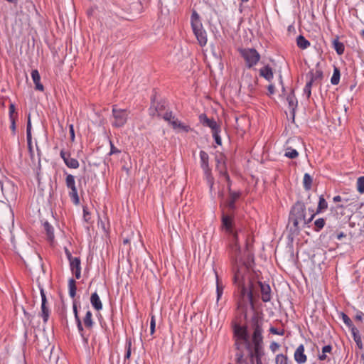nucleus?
Masks as SVG:
<instances>
[{
    "instance_id": "f257e3e1",
    "label": "nucleus",
    "mask_w": 364,
    "mask_h": 364,
    "mask_svg": "<svg viewBox=\"0 0 364 364\" xmlns=\"http://www.w3.org/2000/svg\"><path fill=\"white\" fill-rule=\"evenodd\" d=\"M233 272L234 283L237 285L240 291L238 310L244 318H255L251 315L254 311V298L260 295L264 302L269 301L272 299L271 287L265 282L252 280L250 271L244 264L234 266Z\"/></svg>"
},
{
    "instance_id": "f03ea898",
    "label": "nucleus",
    "mask_w": 364,
    "mask_h": 364,
    "mask_svg": "<svg viewBox=\"0 0 364 364\" xmlns=\"http://www.w3.org/2000/svg\"><path fill=\"white\" fill-rule=\"evenodd\" d=\"M233 338L235 346L237 350L245 348L248 350L251 358H258L263 346L262 329L257 323H254L251 327L252 330L250 338V328L247 322L241 320L232 322Z\"/></svg>"
},
{
    "instance_id": "7ed1b4c3",
    "label": "nucleus",
    "mask_w": 364,
    "mask_h": 364,
    "mask_svg": "<svg viewBox=\"0 0 364 364\" xmlns=\"http://www.w3.org/2000/svg\"><path fill=\"white\" fill-rule=\"evenodd\" d=\"M191 26L199 44L201 46L206 45V32L203 29L199 16L196 11H193L191 15Z\"/></svg>"
},
{
    "instance_id": "20e7f679",
    "label": "nucleus",
    "mask_w": 364,
    "mask_h": 364,
    "mask_svg": "<svg viewBox=\"0 0 364 364\" xmlns=\"http://www.w3.org/2000/svg\"><path fill=\"white\" fill-rule=\"evenodd\" d=\"M306 206L301 201L296 202L292 207L290 213L289 220L293 223L295 228H298L299 223L304 220Z\"/></svg>"
},
{
    "instance_id": "39448f33",
    "label": "nucleus",
    "mask_w": 364,
    "mask_h": 364,
    "mask_svg": "<svg viewBox=\"0 0 364 364\" xmlns=\"http://www.w3.org/2000/svg\"><path fill=\"white\" fill-rule=\"evenodd\" d=\"M239 52L249 68L255 65L260 59L259 54L254 48H241Z\"/></svg>"
},
{
    "instance_id": "423d86ee",
    "label": "nucleus",
    "mask_w": 364,
    "mask_h": 364,
    "mask_svg": "<svg viewBox=\"0 0 364 364\" xmlns=\"http://www.w3.org/2000/svg\"><path fill=\"white\" fill-rule=\"evenodd\" d=\"M112 116L114 118L112 125L117 128H119L127 123L129 112L126 109H117L116 106H113Z\"/></svg>"
},
{
    "instance_id": "0eeeda50",
    "label": "nucleus",
    "mask_w": 364,
    "mask_h": 364,
    "mask_svg": "<svg viewBox=\"0 0 364 364\" xmlns=\"http://www.w3.org/2000/svg\"><path fill=\"white\" fill-rule=\"evenodd\" d=\"M222 223L223 226L225 228V230L232 235V240L234 242V246L235 247V251H240V247L237 245V232L235 231L232 228V219L230 216L223 213L222 216Z\"/></svg>"
},
{
    "instance_id": "6e6552de",
    "label": "nucleus",
    "mask_w": 364,
    "mask_h": 364,
    "mask_svg": "<svg viewBox=\"0 0 364 364\" xmlns=\"http://www.w3.org/2000/svg\"><path fill=\"white\" fill-rule=\"evenodd\" d=\"M65 184L68 188L70 189L69 196L75 204H78L80 202L79 196L77 194V188L75 186V177L71 174H68L65 178Z\"/></svg>"
},
{
    "instance_id": "1a4fd4ad",
    "label": "nucleus",
    "mask_w": 364,
    "mask_h": 364,
    "mask_svg": "<svg viewBox=\"0 0 364 364\" xmlns=\"http://www.w3.org/2000/svg\"><path fill=\"white\" fill-rule=\"evenodd\" d=\"M346 326L348 328L353 338L354 341L360 349L363 348L362 339L358 329L353 325V320H343Z\"/></svg>"
},
{
    "instance_id": "9d476101",
    "label": "nucleus",
    "mask_w": 364,
    "mask_h": 364,
    "mask_svg": "<svg viewBox=\"0 0 364 364\" xmlns=\"http://www.w3.org/2000/svg\"><path fill=\"white\" fill-rule=\"evenodd\" d=\"M60 155L68 167L70 168H77L79 167V162L77 159L71 158L70 153L61 150Z\"/></svg>"
},
{
    "instance_id": "9b49d317",
    "label": "nucleus",
    "mask_w": 364,
    "mask_h": 364,
    "mask_svg": "<svg viewBox=\"0 0 364 364\" xmlns=\"http://www.w3.org/2000/svg\"><path fill=\"white\" fill-rule=\"evenodd\" d=\"M304 352L305 348L303 344H300L295 350L294 358L298 364H304L307 361V356Z\"/></svg>"
},
{
    "instance_id": "f8f14e48",
    "label": "nucleus",
    "mask_w": 364,
    "mask_h": 364,
    "mask_svg": "<svg viewBox=\"0 0 364 364\" xmlns=\"http://www.w3.org/2000/svg\"><path fill=\"white\" fill-rule=\"evenodd\" d=\"M200 166L203 170L204 171V173L205 175L209 176L210 174V168L209 167V156L208 154L204 151H200Z\"/></svg>"
},
{
    "instance_id": "ddd939ff",
    "label": "nucleus",
    "mask_w": 364,
    "mask_h": 364,
    "mask_svg": "<svg viewBox=\"0 0 364 364\" xmlns=\"http://www.w3.org/2000/svg\"><path fill=\"white\" fill-rule=\"evenodd\" d=\"M199 118H200V122L203 125L210 127L211 129L212 132L220 129L217 122L213 119L208 118L205 114H200Z\"/></svg>"
},
{
    "instance_id": "4468645a",
    "label": "nucleus",
    "mask_w": 364,
    "mask_h": 364,
    "mask_svg": "<svg viewBox=\"0 0 364 364\" xmlns=\"http://www.w3.org/2000/svg\"><path fill=\"white\" fill-rule=\"evenodd\" d=\"M70 266L71 271L75 274L76 279L80 278L81 267L80 259L79 257H75L74 259L70 261Z\"/></svg>"
},
{
    "instance_id": "2eb2a0df",
    "label": "nucleus",
    "mask_w": 364,
    "mask_h": 364,
    "mask_svg": "<svg viewBox=\"0 0 364 364\" xmlns=\"http://www.w3.org/2000/svg\"><path fill=\"white\" fill-rule=\"evenodd\" d=\"M41 316L48 318L49 316V309L47 306V299L43 288L41 289Z\"/></svg>"
},
{
    "instance_id": "dca6fc26",
    "label": "nucleus",
    "mask_w": 364,
    "mask_h": 364,
    "mask_svg": "<svg viewBox=\"0 0 364 364\" xmlns=\"http://www.w3.org/2000/svg\"><path fill=\"white\" fill-rule=\"evenodd\" d=\"M229 189V198L226 203V206L230 210L235 209V202L239 198L240 193L239 192H232L230 190V186Z\"/></svg>"
},
{
    "instance_id": "f3484780",
    "label": "nucleus",
    "mask_w": 364,
    "mask_h": 364,
    "mask_svg": "<svg viewBox=\"0 0 364 364\" xmlns=\"http://www.w3.org/2000/svg\"><path fill=\"white\" fill-rule=\"evenodd\" d=\"M31 77L35 84V88L39 91H43V85L41 83V76L37 70H33L31 72Z\"/></svg>"
},
{
    "instance_id": "a211bd4d",
    "label": "nucleus",
    "mask_w": 364,
    "mask_h": 364,
    "mask_svg": "<svg viewBox=\"0 0 364 364\" xmlns=\"http://www.w3.org/2000/svg\"><path fill=\"white\" fill-rule=\"evenodd\" d=\"M259 75L267 81H271L274 76L272 69L269 65H266L261 68L259 70Z\"/></svg>"
},
{
    "instance_id": "6ab92c4d",
    "label": "nucleus",
    "mask_w": 364,
    "mask_h": 364,
    "mask_svg": "<svg viewBox=\"0 0 364 364\" xmlns=\"http://www.w3.org/2000/svg\"><path fill=\"white\" fill-rule=\"evenodd\" d=\"M169 124H171L173 128L175 129H178L185 132H188L190 130V128L188 126L183 124L176 117Z\"/></svg>"
},
{
    "instance_id": "aec40b11",
    "label": "nucleus",
    "mask_w": 364,
    "mask_h": 364,
    "mask_svg": "<svg viewBox=\"0 0 364 364\" xmlns=\"http://www.w3.org/2000/svg\"><path fill=\"white\" fill-rule=\"evenodd\" d=\"M332 351V346L331 345H326L322 348L321 353L318 354V359L320 360H329L328 353L331 354Z\"/></svg>"
},
{
    "instance_id": "412c9836",
    "label": "nucleus",
    "mask_w": 364,
    "mask_h": 364,
    "mask_svg": "<svg viewBox=\"0 0 364 364\" xmlns=\"http://www.w3.org/2000/svg\"><path fill=\"white\" fill-rule=\"evenodd\" d=\"M90 302L92 305V306L96 309V310H100L102 309V302H101V300L98 296V294L95 292L93 293L92 295H91V297H90Z\"/></svg>"
},
{
    "instance_id": "4be33fe9",
    "label": "nucleus",
    "mask_w": 364,
    "mask_h": 364,
    "mask_svg": "<svg viewBox=\"0 0 364 364\" xmlns=\"http://www.w3.org/2000/svg\"><path fill=\"white\" fill-rule=\"evenodd\" d=\"M323 78V72L321 70H316L315 72L310 73L309 81L311 82H320Z\"/></svg>"
},
{
    "instance_id": "5701e85b",
    "label": "nucleus",
    "mask_w": 364,
    "mask_h": 364,
    "mask_svg": "<svg viewBox=\"0 0 364 364\" xmlns=\"http://www.w3.org/2000/svg\"><path fill=\"white\" fill-rule=\"evenodd\" d=\"M328 208V203L326 201L323 196L319 197L318 204L316 208V213L318 214Z\"/></svg>"
},
{
    "instance_id": "b1692460",
    "label": "nucleus",
    "mask_w": 364,
    "mask_h": 364,
    "mask_svg": "<svg viewBox=\"0 0 364 364\" xmlns=\"http://www.w3.org/2000/svg\"><path fill=\"white\" fill-rule=\"evenodd\" d=\"M296 43L301 49H306L310 46V43L303 36L300 35L296 38Z\"/></svg>"
},
{
    "instance_id": "393cba45",
    "label": "nucleus",
    "mask_w": 364,
    "mask_h": 364,
    "mask_svg": "<svg viewBox=\"0 0 364 364\" xmlns=\"http://www.w3.org/2000/svg\"><path fill=\"white\" fill-rule=\"evenodd\" d=\"M43 228L44 230L46 232L48 239L51 242L54 239V234H53V227L48 223L45 222L43 223Z\"/></svg>"
},
{
    "instance_id": "a878e982",
    "label": "nucleus",
    "mask_w": 364,
    "mask_h": 364,
    "mask_svg": "<svg viewBox=\"0 0 364 364\" xmlns=\"http://www.w3.org/2000/svg\"><path fill=\"white\" fill-rule=\"evenodd\" d=\"M333 46L338 55H341L343 53L344 45L343 43L340 42L338 38H336L333 41Z\"/></svg>"
},
{
    "instance_id": "bb28decb",
    "label": "nucleus",
    "mask_w": 364,
    "mask_h": 364,
    "mask_svg": "<svg viewBox=\"0 0 364 364\" xmlns=\"http://www.w3.org/2000/svg\"><path fill=\"white\" fill-rule=\"evenodd\" d=\"M312 181V177L309 173H305L303 180L304 187L305 190L309 191L311 188Z\"/></svg>"
},
{
    "instance_id": "cd10ccee",
    "label": "nucleus",
    "mask_w": 364,
    "mask_h": 364,
    "mask_svg": "<svg viewBox=\"0 0 364 364\" xmlns=\"http://www.w3.org/2000/svg\"><path fill=\"white\" fill-rule=\"evenodd\" d=\"M216 160H217V168L219 170L220 173L223 175V176L225 178V180L227 181H230V177H229L228 174L227 173L223 164H220V160L222 161L223 159L221 158L220 159L217 158Z\"/></svg>"
},
{
    "instance_id": "c85d7f7f",
    "label": "nucleus",
    "mask_w": 364,
    "mask_h": 364,
    "mask_svg": "<svg viewBox=\"0 0 364 364\" xmlns=\"http://www.w3.org/2000/svg\"><path fill=\"white\" fill-rule=\"evenodd\" d=\"M76 282L75 279H70L68 282L69 295L70 297L74 298L76 294Z\"/></svg>"
},
{
    "instance_id": "c756f323",
    "label": "nucleus",
    "mask_w": 364,
    "mask_h": 364,
    "mask_svg": "<svg viewBox=\"0 0 364 364\" xmlns=\"http://www.w3.org/2000/svg\"><path fill=\"white\" fill-rule=\"evenodd\" d=\"M275 364H289V358L287 355L282 353L277 355L275 358Z\"/></svg>"
},
{
    "instance_id": "7c9ffc66",
    "label": "nucleus",
    "mask_w": 364,
    "mask_h": 364,
    "mask_svg": "<svg viewBox=\"0 0 364 364\" xmlns=\"http://www.w3.org/2000/svg\"><path fill=\"white\" fill-rule=\"evenodd\" d=\"M287 100L289 103V107L294 111L295 108L297 105V100L295 97V96L291 93L289 95L287 96Z\"/></svg>"
},
{
    "instance_id": "2f4dec72",
    "label": "nucleus",
    "mask_w": 364,
    "mask_h": 364,
    "mask_svg": "<svg viewBox=\"0 0 364 364\" xmlns=\"http://www.w3.org/2000/svg\"><path fill=\"white\" fill-rule=\"evenodd\" d=\"M340 80V70L335 67L333 70V74L331 79V82L333 85H336L339 83Z\"/></svg>"
},
{
    "instance_id": "473e14b6",
    "label": "nucleus",
    "mask_w": 364,
    "mask_h": 364,
    "mask_svg": "<svg viewBox=\"0 0 364 364\" xmlns=\"http://www.w3.org/2000/svg\"><path fill=\"white\" fill-rule=\"evenodd\" d=\"M242 350V349L238 350L239 352H237L235 354V364H244V363L247 364L245 360L244 359V354H243Z\"/></svg>"
},
{
    "instance_id": "72a5a7b5",
    "label": "nucleus",
    "mask_w": 364,
    "mask_h": 364,
    "mask_svg": "<svg viewBox=\"0 0 364 364\" xmlns=\"http://www.w3.org/2000/svg\"><path fill=\"white\" fill-rule=\"evenodd\" d=\"M298 155L297 151L291 148H288L284 154V156L289 159H295Z\"/></svg>"
},
{
    "instance_id": "f704fd0d",
    "label": "nucleus",
    "mask_w": 364,
    "mask_h": 364,
    "mask_svg": "<svg viewBox=\"0 0 364 364\" xmlns=\"http://www.w3.org/2000/svg\"><path fill=\"white\" fill-rule=\"evenodd\" d=\"M357 190L360 193H364V176H360L358 178Z\"/></svg>"
},
{
    "instance_id": "c9c22d12",
    "label": "nucleus",
    "mask_w": 364,
    "mask_h": 364,
    "mask_svg": "<svg viewBox=\"0 0 364 364\" xmlns=\"http://www.w3.org/2000/svg\"><path fill=\"white\" fill-rule=\"evenodd\" d=\"M131 347H132V341L130 339H127L126 341L125 348H126V353L124 355V359H129L131 356Z\"/></svg>"
},
{
    "instance_id": "e433bc0d",
    "label": "nucleus",
    "mask_w": 364,
    "mask_h": 364,
    "mask_svg": "<svg viewBox=\"0 0 364 364\" xmlns=\"http://www.w3.org/2000/svg\"><path fill=\"white\" fill-rule=\"evenodd\" d=\"M315 228L316 231L321 230L325 225V220L323 218H318L314 222Z\"/></svg>"
},
{
    "instance_id": "4c0bfd02",
    "label": "nucleus",
    "mask_w": 364,
    "mask_h": 364,
    "mask_svg": "<svg viewBox=\"0 0 364 364\" xmlns=\"http://www.w3.org/2000/svg\"><path fill=\"white\" fill-rule=\"evenodd\" d=\"M312 84H313V82H311V81L307 82L306 85L304 89V94H306L307 98H309L311 96V89Z\"/></svg>"
},
{
    "instance_id": "58836bf2",
    "label": "nucleus",
    "mask_w": 364,
    "mask_h": 364,
    "mask_svg": "<svg viewBox=\"0 0 364 364\" xmlns=\"http://www.w3.org/2000/svg\"><path fill=\"white\" fill-rule=\"evenodd\" d=\"M16 108L13 103H11L9 105V118L10 119H16Z\"/></svg>"
},
{
    "instance_id": "ea45409f",
    "label": "nucleus",
    "mask_w": 364,
    "mask_h": 364,
    "mask_svg": "<svg viewBox=\"0 0 364 364\" xmlns=\"http://www.w3.org/2000/svg\"><path fill=\"white\" fill-rule=\"evenodd\" d=\"M219 132H220V129L212 132V133H213V136L214 137L216 144L218 145H220L222 142H221V138L219 135Z\"/></svg>"
},
{
    "instance_id": "a19ab883",
    "label": "nucleus",
    "mask_w": 364,
    "mask_h": 364,
    "mask_svg": "<svg viewBox=\"0 0 364 364\" xmlns=\"http://www.w3.org/2000/svg\"><path fill=\"white\" fill-rule=\"evenodd\" d=\"M216 291H217V297H218V300H219V299L220 298L222 294H223V286L220 284V282H219V279L217 277V288H216Z\"/></svg>"
},
{
    "instance_id": "79ce46f5",
    "label": "nucleus",
    "mask_w": 364,
    "mask_h": 364,
    "mask_svg": "<svg viewBox=\"0 0 364 364\" xmlns=\"http://www.w3.org/2000/svg\"><path fill=\"white\" fill-rule=\"evenodd\" d=\"M75 323L81 336H83V329L85 328L82 320H75Z\"/></svg>"
},
{
    "instance_id": "37998d69",
    "label": "nucleus",
    "mask_w": 364,
    "mask_h": 364,
    "mask_svg": "<svg viewBox=\"0 0 364 364\" xmlns=\"http://www.w3.org/2000/svg\"><path fill=\"white\" fill-rule=\"evenodd\" d=\"M175 118V117L172 114V112H166L164 115H163V119L167 122H168L169 123Z\"/></svg>"
},
{
    "instance_id": "c03bdc74",
    "label": "nucleus",
    "mask_w": 364,
    "mask_h": 364,
    "mask_svg": "<svg viewBox=\"0 0 364 364\" xmlns=\"http://www.w3.org/2000/svg\"><path fill=\"white\" fill-rule=\"evenodd\" d=\"M31 134V122L30 114L28 116L27 126H26V135L30 136Z\"/></svg>"
},
{
    "instance_id": "a18cd8bd",
    "label": "nucleus",
    "mask_w": 364,
    "mask_h": 364,
    "mask_svg": "<svg viewBox=\"0 0 364 364\" xmlns=\"http://www.w3.org/2000/svg\"><path fill=\"white\" fill-rule=\"evenodd\" d=\"M280 348V345L277 342H272L269 348L272 352H276Z\"/></svg>"
},
{
    "instance_id": "49530a36",
    "label": "nucleus",
    "mask_w": 364,
    "mask_h": 364,
    "mask_svg": "<svg viewBox=\"0 0 364 364\" xmlns=\"http://www.w3.org/2000/svg\"><path fill=\"white\" fill-rule=\"evenodd\" d=\"M85 328L90 329L92 327V320H82Z\"/></svg>"
},
{
    "instance_id": "de8ad7c7",
    "label": "nucleus",
    "mask_w": 364,
    "mask_h": 364,
    "mask_svg": "<svg viewBox=\"0 0 364 364\" xmlns=\"http://www.w3.org/2000/svg\"><path fill=\"white\" fill-rule=\"evenodd\" d=\"M80 311H82L84 313H85V318H91L92 313L89 310L88 307H84L82 309H80Z\"/></svg>"
},
{
    "instance_id": "09e8293b",
    "label": "nucleus",
    "mask_w": 364,
    "mask_h": 364,
    "mask_svg": "<svg viewBox=\"0 0 364 364\" xmlns=\"http://www.w3.org/2000/svg\"><path fill=\"white\" fill-rule=\"evenodd\" d=\"M26 139H27L28 147L29 151L31 152V154H32V152H33V147H32V141H31L32 137H31V134H30V136L26 135Z\"/></svg>"
},
{
    "instance_id": "8fccbe9b",
    "label": "nucleus",
    "mask_w": 364,
    "mask_h": 364,
    "mask_svg": "<svg viewBox=\"0 0 364 364\" xmlns=\"http://www.w3.org/2000/svg\"><path fill=\"white\" fill-rule=\"evenodd\" d=\"M110 152H109V154L112 155V154H118L120 152V151L116 148L113 144L110 141Z\"/></svg>"
},
{
    "instance_id": "3c124183",
    "label": "nucleus",
    "mask_w": 364,
    "mask_h": 364,
    "mask_svg": "<svg viewBox=\"0 0 364 364\" xmlns=\"http://www.w3.org/2000/svg\"><path fill=\"white\" fill-rule=\"evenodd\" d=\"M156 322L155 320H151L150 322V333L151 335H153L155 332Z\"/></svg>"
},
{
    "instance_id": "603ef678",
    "label": "nucleus",
    "mask_w": 364,
    "mask_h": 364,
    "mask_svg": "<svg viewBox=\"0 0 364 364\" xmlns=\"http://www.w3.org/2000/svg\"><path fill=\"white\" fill-rule=\"evenodd\" d=\"M69 129H70V139H71L72 141H74V139H75V132H74V127H73V124H70L69 126Z\"/></svg>"
},
{
    "instance_id": "864d4df0",
    "label": "nucleus",
    "mask_w": 364,
    "mask_h": 364,
    "mask_svg": "<svg viewBox=\"0 0 364 364\" xmlns=\"http://www.w3.org/2000/svg\"><path fill=\"white\" fill-rule=\"evenodd\" d=\"M316 213H313L311 215V216L308 218V219H306V217L304 216V220H303L302 221L304 222V224H309V223H311L313 219L314 218L315 215H316Z\"/></svg>"
},
{
    "instance_id": "5fc2aeb1",
    "label": "nucleus",
    "mask_w": 364,
    "mask_h": 364,
    "mask_svg": "<svg viewBox=\"0 0 364 364\" xmlns=\"http://www.w3.org/2000/svg\"><path fill=\"white\" fill-rule=\"evenodd\" d=\"M11 121V129L14 133L16 132V119H10Z\"/></svg>"
},
{
    "instance_id": "6e6d98bb",
    "label": "nucleus",
    "mask_w": 364,
    "mask_h": 364,
    "mask_svg": "<svg viewBox=\"0 0 364 364\" xmlns=\"http://www.w3.org/2000/svg\"><path fill=\"white\" fill-rule=\"evenodd\" d=\"M270 332L273 334L276 335H283V332H279L277 328L272 327L270 328Z\"/></svg>"
},
{
    "instance_id": "4d7b16f0",
    "label": "nucleus",
    "mask_w": 364,
    "mask_h": 364,
    "mask_svg": "<svg viewBox=\"0 0 364 364\" xmlns=\"http://www.w3.org/2000/svg\"><path fill=\"white\" fill-rule=\"evenodd\" d=\"M268 92L269 95H272L274 93V85L271 84L268 86Z\"/></svg>"
},
{
    "instance_id": "13d9d810",
    "label": "nucleus",
    "mask_w": 364,
    "mask_h": 364,
    "mask_svg": "<svg viewBox=\"0 0 364 364\" xmlns=\"http://www.w3.org/2000/svg\"><path fill=\"white\" fill-rule=\"evenodd\" d=\"M333 200L336 203V202H341L342 200H346V201L347 200L346 199H343L342 197L340 196H336L333 197Z\"/></svg>"
},
{
    "instance_id": "bf43d9fd",
    "label": "nucleus",
    "mask_w": 364,
    "mask_h": 364,
    "mask_svg": "<svg viewBox=\"0 0 364 364\" xmlns=\"http://www.w3.org/2000/svg\"><path fill=\"white\" fill-rule=\"evenodd\" d=\"M73 311L75 314V318H78V311H77V306L75 303L73 304Z\"/></svg>"
},
{
    "instance_id": "052dcab7",
    "label": "nucleus",
    "mask_w": 364,
    "mask_h": 364,
    "mask_svg": "<svg viewBox=\"0 0 364 364\" xmlns=\"http://www.w3.org/2000/svg\"><path fill=\"white\" fill-rule=\"evenodd\" d=\"M65 252L69 262L71 261L72 259H74L75 257H73L71 253L67 249L65 250Z\"/></svg>"
},
{
    "instance_id": "680f3d73",
    "label": "nucleus",
    "mask_w": 364,
    "mask_h": 364,
    "mask_svg": "<svg viewBox=\"0 0 364 364\" xmlns=\"http://www.w3.org/2000/svg\"><path fill=\"white\" fill-rule=\"evenodd\" d=\"M346 235L343 232H340L337 235L336 237L338 240H341L342 238L345 237Z\"/></svg>"
},
{
    "instance_id": "e2e57ef3",
    "label": "nucleus",
    "mask_w": 364,
    "mask_h": 364,
    "mask_svg": "<svg viewBox=\"0 0 364 364\" xmlns=\"http://www.w3.org/2000/svg\"><path fill=\"white\" fill-rule=\"evenodd\" d=\"M355 318H357V319H359V318H362V316L360 314H356Z\"/></svg>"
},
{
    "instance_id": "0e129e2a",
    "label": "nucleus",
    "mask_w": 364,
    "mask_h": 364,
    "mask_svg": "<svg viewBox=\"0 0 364 364\" xmlns=\"http://www.w3.org/2000/svg\"><path fill=\"white\" fill-rule=\"evenodd\" d=\"M341 314L342 316V318H348V316L344 313H341Z\"/></svg>"
},
{
    "instance_id": "69168bd1",
    "label": "nucleus",
    "mask_w": 364,
    "mask_h": 364,
    "mask_svg": "<svg viewBox=\"0 0 364 364\" xmlns=\"http://www.w3.org/2000/svg\"><path fill=\"white\" fill-rule=\"evenodd\" d=\"M123 242H124V244H127V243H129V239H124V240H123Z\"/></svg>"
},
{
    "instance_id": "338daca9",
    "label": "nucleus",
    "mask_w": 364,
    "mask_h": 364,
    "mask_svg": "<svg viewBox=\"0 0 364 364\" xmlns=\"http://www.w3.org/2000/svg\"><path fill=\"white\" fill-rule=\"evenodd\" d=\"M7 1H9V2L13 3V2H14L16 0H7Z\"/></svg>"
},
{
    "instance_id": "774afa93",
    "label": "nucleus",
    "mask_w": 364,
    "mask_h": 364,
    "mask_svg": "<svg viewBox=\"0 0 364 364\" xmlns=\"http://www.w3.org/2000/svg\"><path fill=\"white\" fill-rule=\"evenodd\" d=\"M279 77H280V82H281V84H282V75H279Z\"/></svg>"
}]
</instances>
